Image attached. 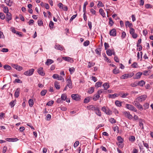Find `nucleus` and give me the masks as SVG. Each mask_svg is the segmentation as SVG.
<instances>
[{"mask_svg":"<svg viewBox=\"0 0 153 153\" xmlns=\"http://www.w3.org/2000/svg\"><path fill=\"white\" fill-rule=\"evenodd\" d=\"M134 74L133 73H131L128 74H125L120 77V79H125L128 78H130L133 76Z\"/></svg>","mask_w":153,"mask_h":153,"instance_id":"nucleus-1","label":"nucleus"},{"mask_svg":"<svg viewBox=\"0 0 153 153\" xmlns=\"http://www.w3.org/2000/svg\"><path fill=\"white\" fill-rule=\"evenodd\" d=\"M53 78L59 80H61L62 82L64 81V79L63 76H60L57 74H54L52 76Z\"/></svg>","mask_w":153,"mask_h":153,"instance_id":"nucleus-2","label":"nucleus"},{"mask_svg":"<svg viewBox=\"0 0 153 153\" xmlns=\"http://www.w3.org/2000/svg\"><path fill=\"white\" fill-rule=\"evenodd\" d=\"M147 96L146 95H143L140 96L137 98L135 100L139 102H142L144 101L146 98Z\"/></svg>","mask_w":153,"mask_h":153,"instance_id":"nucleus-3","label":"nucleus"},{"mask_svg":"<svg viewBox=\"0 0 153 153\" xmlns=\"http://www.w3.org/2000/svg\"><path fill=\"white\" fill-rule=\"evenodd\" d=\"M125 107L126 108L130 110H131L134 112H136L137 111L135 108L130 104H126L125 105Z\"/></svg>","mask_w":153,"mask_h":153,"instance_id":"nucleus-4","label":"nucleus"},{"mask_svg":"<svg viewBox=\"0 0 153 153\" xmlns=\"http://www.w3.org/2000/svg\"><path fill=\"white\" fill-rule=\"evenodd\" d=\"M139 101H137L135 100L133 102V104L137 107L140 110H143V107L142 105H140V103L138 102Z\"/></svg>","mask_w":153,"mask_h":153,"instance_id":"nucleus-5","label":"nucleus"},{"mask_svg":"<svg viewBox=\"0 0 153 153\" xmlns=\"http://www.w3.org/2000/svg\"><path fill=\"white\" fill-rule=\"evenodd\" d=\"M102 110L107 114H111L112 112L110 111L108 107H106L105 106L103 107L102 109Z\"/></svg>","mask_w":153,"mask_h":153,"instance_id":"nucleus-6","label":"nucleus"},{"mask_svg":"<svg viewBox=\"0 0 153 153\" xmlns=\"http://www.w3.org/2000/svg\"><path fill=\"white\" fill-rule=\"evenodd\" d=\"M34 71L33 69H31L25 71L24 73V74L27 76H30L32 75Z\"/></svg>","mask_w":153,"mask_h":153,"instance_id":"nucleus-7","label":"nucleus"},{"mask_svg":"<svg viewBox=\"0 0 153 153\" xmlns=\"http://www.w3.org/2000/svg\"><path fill=\"white\" fill-rule=\"evenodd\" d=\"M11 66L14 68L16 69L17 70L20 71H22L23 68L22 67L20 66L14 64H11Z\"/></svg>","mask_w":153,"mask_h":153,"instance_id":"nucleus-8","label":"nucleus"},{"mask_svg":"<svg viewBox=\"0 0 153 153\" xmlns=\"http://www.w3.org/2000/svg\"><path fill=\"white\" fill-rule=\"evenodd\" d=\"M37 72L38 74L41 76H44L45 75L43 68L42 67H40L38 69Z\"/></svg>","mask_w":153,"mask_h":153,"instance_id":"nucleus-9","label":"nucleus"},{"mask_svg":"<svg viewBox=\"0 0 153 153\" xmlns=\"http://www.w3.org/2000/svg\"><path fill=\"white\" fill-rule=\"evenodd\" d=\"M109 34L110 36H116V29H113L110 30L109 32Z\"/></svg>","mask_w":153,"mask_h":153,"instance_id":"nucleus-10","label":"nucleus"},{"mask_svg":"<svg viewBox=\"0 0 153 153\" xmlns=\"http://www.w3.org/2000/svg\"><path fill=\"white\" fill-rule=\"evenodd\" d=\"M66 85L70 88H72V83L70 77L67 80V84Z\"/></svg>","mask_w":153,"mask_h":153,"instance_id":"nucleus-11","label":"nucleus"},{"mask_svg":"<svg viewBox=\"0 0 153 153\" xmlns=\"http://www.w3.org/2000/svg\"><path fill=\"white\" fill-rule=\"evenodd\" d=\"M12 19V15L10 13H7L6 14V20L7 22H9V21L11 20Z\"/></svg>","mask_w":153,"mask_h":153,"instance_id":"nucleus-12","label":"nucleus"},{"mask_svg":"<svg viewBox=\"0 0 153 153\" xmlns=\"http://www.w3.org/2000/svg\"><path fill=\"white\" fill-rule=\"evenodd\" d=\"M142 73L141 72H139L136 73L133 77L134 79H139L142 75Z\"/></svg>","mask_w":153,"mask_h":153,"instance_id":"nucleus-13","label":"nucleus"},{"mask_svg":"<svg viewBox=\"0 0 153 153\" xmlns=\"http://www.w3.org/2000/svg\"><path fill=\"white\" fill-rule=\"evenodd\" d=\"M62 59L64 60L65 61H67L68 62H74V60H73L72 59L69 57H62Z\"/></svg>","mask_w":153,"mask_h":153,"instance_id":"nucleus-14","label":"nucleus"},{"mask_svg":"<svg viewBox=\"0 0 153 153\" xmlns=\"http://www.w3.org/2000/svg\"><path fill=\"white\" fill-rule=\"evenodd\" d=\"M54 48L55 49L60 51H62L64 49V48L63 46L59 45H55Z\"/></svg>","mask_w":153,"mask_h":153,"instance_id":"nucleus-15","label":"nucleus"},{"mask_svg":"<svg viewBox=\"0 0 153 153\" xmlns=\"http://www.w3.org/2000/svg\"><path fill=\"white\" fill-rule=\"evenodd\" d=\"M87 108L89 110H94L95 111L98 108L94 106L93 105H90L87 106Z\"/></svg>","mask_w":153,"mask_h":153,"instance_id":"nucleus-16","label":"nucleus"},{"mask_svg":"<svg viewBox=\"0 0 153 153\" xmlns=\"http://www.w3.org/2000/svg\"><path fill=\"white\" fill-rule=\"evenodd\" d=\"M72 99L77 101L79 100V98L78 97V95L77 94H73L71 96Z\"/></svg>","mask_w":153,"mask_h":153,"instance_id":"nucleus-17","label":"nucleus"},{"mask_svg":"<svg viewBox=\"0 0 153 153\" xmlns=\"http://www.w3.org/2000/svg\"><path fill=\"white\" fill-rule=\"evenodd\" d=\"M20 90V88H18L16 89L14 94V96L15 97L17 98L19 97V94Z\"/></svg>","mask_w":153,"mask_h":153,"instance_id":"nucleus-18","label":"nucleus"},{"mask_svg":"<svg viewBox=\"0 0 153 153\" xmlns=\"http://www.w3.org/2000/svg\"><path fill=\"white\" fill-rule=\"evenodd\" d=\"M6 140L9 142L16 141L18 140V139L16 138H6Z\"/></svg>","mask_w":153,"mask_h":153,"instance_id":"nucleus-19","label":"nucleus"},{"mask_svg":"<svg viewBox=\"0 0 153 153\" xmlns=\"http://www.w3.org/2000/svg\"><path fill=\"white\" fill-rule=\"evenodd\" d=\"M53 61L51 59H48L45 62V64L47 65H49L53 62Z\"/></svg>","mask_w":153,"mask_h":153,"instance_id":"nucleus-20","label":"nucleus"},{"mask_svg":"<svg viewBox=\"0 0 153 153\" xmlns=\"http://www.w3.org/2000/svg\"><path fill=\"white\" fill-rule=\"evenodd\" d=\"M117 139L118 141V142L117 143H123L124 140L120 136H118L117 137Z\"/></svg>","mask_w":153,"mask_h":153,"instance_id":"nucleus-21","label":"nucleus"},{"mask_svg":"<svg viewBox=\"0 0 153 153\" xmlns=\"http://www.w3.org/2000/svg\"><path fill=\"white\" fill-rule=\"evenodd\" d=\"M103 87L105 90H107L110 87L109 85L107 83H104L102 85Z\"/></svg>","mask_w":153,"mask_h":153,"instance_id":"nucleus-22","label":"nucleus"},{"mask_svg":"<svg viewBox=\"0 0 153 153\" xmlns=\"http://www.w3.org/2000/svg\"><path fill=\"white\" fill-rule=\"evenodd\" d=\"M100 97V96L97 93L94 94L93 96V100L94 101H97Z\"/></svg>","mask_w":153,"mask_h":153,"instance_id":"nucleus-23","label":"nucleus"},{"mask_svg":"<svg viewBox=\"0 0 153 153\" xmlns=\"http://www.w3.org/2000/svg\"><path fill=\"white\" fill-rule=\"evenodd\" d=\"M125 115L126 116L130 119H132V116L131 115L129 112H125Z\"/></svg>","mask_w":153,"mask_h":153,"instance_id":"nucleus-24","label":"nucleus"},{"mask_svg":"<svg viewBox=\"0 0 153 153\" xmlns=\"http://www.w3.org/2000/svg\"><path fill=\"white\" fill-rule=\"evenodd\" d=\"M145 82L143 80H141L137 83L138 85L143 87L145 84Z\"/></svg>","mask_w":153,"mask_h":153,"instance_id":"nucleus-25","label":"nucleus"},{"mask_svg":"<svg viewBox=\"0 0 153 153\" xmlns=\"http://www.w3.org/2000/svg\"><path fill=\"white\" fill-rule=\"evenodd\" d=\"M94 87H92L88 89V93L90 94L92 93L94 91Z\"/></svg>","mask_w":153,"mask_h":153,"instance_id":"nucleus-26","label":"nucleus"},{"mask_svg":"<svg viewBox=\"0 0 153 153\" xmlns=\"http://www.w3.org/2000/svg\"><path fill=\"white\" fill-rule=\"evenodd\" d=\"M99 12L101 16L103 17H105V14L104 10L102 8H101L99 10Z\"/></svg>","mask_w":153,"mask_h":153,"instance_id":"nucleus-27","label":"nucleus"},{"mask_svg":"<svg viewBox=\"0 0 153 153\" xmlns=\"http://www.w3.org/2000/svg\"><path fill=\"white\" fill-rule=\"evenodd\" d=\"M102 82H98L95 84V86L97 88H98L101 87L102 85Z\"/></svg>","mask_w":153,"mask_h":153,"instance_id":"nucleus-28","label":"nucleus"},{"mask_svg":"<svg viewBox=\"0 0 153 153\" xmlns=\"http://www.w3.org/2000/svg\"><path fill=\"white\" fill-rule=\"evenodd\" d=\"M67 96L65 94H62L61 96V99L62 100L65 101L67 99Z\"/></svg>","mask_w":153,"mask_h":153,"instance_id":"nucleus-29","label":"nucleus"},{"mask_svg":"<svg viewBox=\"0 0 153 153\" xmlns=\"http://www.w3.org/2000/svg\"><path fill=\"white\" fill-rule=\"evenodd\" d=\"M29 105L30 107H32L34 104L33 100L32 99H30L28 101Z\"/></svg>","mask_w":153,"mask_h":153,"instance_id":"nucleus-30","label":"nucleus"},{"mask_svg":"<svg viewBox=\"0 0 153 153\" xmlns=\"http://www.w3.org/2000/svg\"><path fill=\"white\" fill-rule=\"evenodd\" d=\"M55 86L57 89H59L60 88V86L59 83L57 82H55L54 83Z\"/></svg>","mask_w":153,"mask_h":153,"instance_id":"nucleus-31","label":"nucleus"},{"mask_svg":"<svg viewBox=\"0 0 153 153\" xmlns=\"http://www.w3.org/2000/svg\"><path fill=\"white\" fill-rule=\"evenodd\" d=\"M10 0H9V1L5 0L4 1L8 6L10 7L12 5V4L13 2H10Z\"/></svg>","mask_w":153,"mask_h":153,"instance_id":"nucleus-32","label":"nucleus"},{"mask_svg":"<svg viewBox=\"0 0 153 153\" xmlns=\"http://www.w3.org/2000/svg\"><path fill=\"white\" fill-rule=\"evenodd\" d=\"M95 111L96 114L98 116L100 117L101 116V112L100 111L99 108H98Z\"/></svg>","mask_w":153,"mask_h":153,"instance_id":"nucleus-33","label":"nucleus"},{"mask_svg":"<svg viewBox=\"0 0 153 153\" xmlns=\"http://www.w3.org/2000/svg\"><path fill=\"white\" fill-rule=\"evenodd\" d=\"M71 74H72L75 71V69L74 67L70 68L69 69Z\"/></svg>","mask_w":153,"mask_h":153,"instance_id":"nucleus-34","label":"nucleus"},{"mask_svg":"<svg viewBox=\"0 0 153 153\" xmlns=\"http://www.w3.org/2000/svg\"><path fill=\"white\" fill-rule=\"evenodd\" d=\"M4 68L6 70H10L11 69V67L8 65H5L4 66Z\"/></svg>","mask_w":153,"mask_h":153,"instance_id":"nucleus-35","label":"nucleus"},{"mask_svg":"<svg viewBox=\"0 0 153 153\" xmlns=\"http://www.w3.org/2000/svg\"><path fill=\"white\" fill-rule=\"evenodd\" d=\"M113 72L114 74H117L119 73V70L118 69H117L116 68H115L113 70Z\"/></svg>","mask_w":153,"mask_h":153,"instance_id":"nucleus-36","label":"nucleus"},{"mask_svg":"<svg viewBox=\"0 0 153 153\" xmlns=\"http://www.w3.org/2000/svg\"><path fill=\"white\" fill-rule=\"evenodd\" d=\"M16 100H15L13 101H12L10 102V104L11 108L13 107L14 106L15 103H16Z\"/></svg>","mask_w":153,"mask_h":153,"instance_id":"nucleus-37","label":"nucleus"},{"mask_svg":"<svg viewBox=\"0 0 153 153\" xmlns=\"http://www.w3.org/2000/svg\"><path fill=\"white\" fill-rule=\"evenodd\" d=\"M88 63L89 64L88 65V67L89 68H91L93 66L95 65V63L93 62H89Z\"/></svg>","mask_w":153,"mask_h":153,"instance_id":"nucleus-38","label":"nucleus"},{"mask_svg":"<svg viewBox=\"0 0 153 153\" xmlns=\"http://www.w3.org/2000/svg\"><path fill=\"white\" fill-rule=\"evenodd\" d=\"M112 51L109 49L106 51V53L109 56H111L112 55Z\"/></svg>","mask_w":153,"mask_h":153,"instance_id":"nucleus-39","label":"nucleus"},{"mask_svg":"<svg viewBox=\"0 0 153 153\" xmlns=\"http://www.w3.org/2000/svg\"><path fill=\"white\" fill-rule=\"evenodd\" d=\"M5 18V16L4 14L2 13H0V18L2 19H4Z\"/></svg>","mask_w":153,"mask_h":153,"instance_id":"nucleus-40","label":"nucleus"},{"mask_svg":"<svg viewBox=\"0 0 153 153\" xmlns=\"http://www.w3.org/2000/svg\"><path fill=\"white\" fill-rule=\"evenodd\" d=\"M47 92L46 90H42L41 92V94L42 96H44L45 95Z\"/></svg>","mask_w":153,"mask_h":153,"instance_id":"nucleus-41","label":"nucleus"},{"mask_svg":"<svg viewBox=\"0 0 153 153\" xmlns=\"http://www.w3.org/2000/svg\"><path fill=\"white\" fill-rule=\"evenodd\" d=\"M115 103L116 105L118 107H120L121 105V102L119 101H116L115 102Z\"/></svg>","mask_w":153,"mask_h":153,"instance_id":"nucleus-42","label":"nucleus"},{"mask_svg":"<svg viewBox=\"0 0 153 153\" xmlns=\"http://www.w3.org/2000/svg\"><path fill=\"white\" fill-rule=\"evenodd\" d=\"M88 2L86 1L84 3L83 5V11L84 12H85L86 11V6L88 4Z\"/></svg>","mask_w":153,"mask_h":153,"instance_id":"nucleus-43","label":"nucleus"},{"mask_svg":"<svg viewBox=\"0 0 153 153\" xmlns=\"http://www.w3.org/2000/svg\"><path fill=\"white\" fill-rule=\"evenodd\" d=\"M97 6L98 7H103L104 6V4H102V2L101 1H99L98 3L97 4Z\"/></svg>","mask_w":153,"mask_h":153,"instance_id":"nucleus-44","label":"nucleus"},{"mask_svg":"<svg viewBox=\"0 0 153 153\" xmlns=\"http://www.w3.org/2000/svg\"><path fill=\"white\" fill-rule=\"evenodd\" d=\"M3 11L5 13H6V14H7V13H9L8 12V7H4Z\"/></svg>","mask_w":153,"mask_h":153,"instance_id":"nucleus-45","label":"nucleus"},{"mask_svg":"<svg viewBox=\"0 0 153 153\" xmlns=\"http://www.w3.org/2000/svg\"><path fill=\"white\" fill-rule=\"evenodd\" d=\"M109 122L111 123H116L115 120L113 118H110L109 120Z\"/></svg>","mask_w":153,"mask_h":153,"instance_id":"nucleus-46","label":"nucleus"},{"mask_svg":"<svg viewBox=\"0 0 153 153\" xmlns=\"http://www.w3.org/2000/svg\"><path fill=\"white\" fill-rule=\"evenodd\" d=\"M90 101V98L89 97H88L85 98L84 100V103H87L88 102Z\"/></svg>","mask_w":153,"mask_h":153,"instance_id":"nucleus-47","label":"nucleus"},{"mask_svg":"<svg viewBox=\"0 0 153 153\" xmlns=\"http://www.w3.org/2000/svg\"><path fill=\"white\" fill-rule=\"evenodd\" d=\"M135 140V137L133 136H131L129 138V140L131 142H134Z\"/></svg>","mask_w":153,"mask_h":153,"instance_id":"nucleus-48","label":"nucleus"},{"mask_svg":"<svg viewBox=\"0 0 153 153\" xmlns=\"http://www.w3.org/2000/svg\"><path fill=\"white\" fill-rule=\"evenodd\" d=\"M89 41L88 40H86L84 42L83 45L85 46H87L89 44Z\"/></svg>","mask_w":153,"mask_h":153,"instance_id":"nucleus-49","label":"nucleus"},{"mask_svg":"<svg viewBox=\"0 0 153 153\" xmlns=\"http://www.w3.org/2000/svg\"><path fill=\"white\" fill-rule=\"evenodd\" d=\"M113 130L114 131L118 132H119L118 127L116 126H114L113 128Z\"/></svg>","mask_w":153,"mask_h":153,"instance_id":"nucleus-50","label":"nucleus"},{"mask_svg":"<svg viewBox=\"0 0 153 153\" xmlns=\"http://www.w3.org/2000/svg\"><path fill=\"white\" fill-rule=\"evenodd\" d=\"M109 24L111 25V26H112L114 24V22L112 20V19L111 17H110L109 18Z\"/></svg>","mask_w":153,"mask_h":153,"instance_id":"nucleus-51","label":"nucleus"},{"mask_svg":"<svg viewBox=\"0 0 153 153\" xmlns=\"http://www.w3.org/2000/svg\"><path fill=\"white\" fill-rule=\"evenodd\" d=\"M135 30L133 28H132V29H130V30H129V32H130V34L131 35H132V34H134V33H135Z\"/></svg>","mask_w":153,"mask_h":153,"instance_id":"nucleus-52","label":"nucleus"},{"mask_svg":"<svg viewBox=\"0 0 153 153\" xmlns=\"http://www.w3.org/2000/svg\"><path fill=\"white\" fill-rule=\"evenodd\" d=\"M117 144L118 146L119 147L122 148L123 146V143H117Z\"/></svg>","mask_w":153,"mask_h":153,"instance_id":"nucleus-53","label":"nucleus"},{"mask_svg":"<svg viewBox=\"0 0 153 153\" xmlns=\"http://www.w3.org/2000/svg\"><path fill=\"white\" fill-rule=\"evenodd\" d=\"M145 7L147 9L151 8L152 7V6L149 4H145Z\"/></svg>","mask_w":153,"mask_h":153,"instance_id":"nucleus-54","label":"nucleus"},{"mask_svg":"<svg viewBox=\"0 0 153 153\" xmlns=\"http://www.w3.org/2000/svg\"><path fill=\"white\" fill-rule=\"evenodd\" d=\"M79 141H76L75 142V143H74V147L75 148H76L79 145Z\"/></svg>","mask_w":153,"mask_h":153,"instance_id":"nucleus-55","label":"nucleus"},{"mask_svg":"<svg viewBox=\"0 0 153 153\" xmlns=\"http://www.w3.org/2000/svg\"><path fill=\"white\" fill-rule=\"evenodd\" d=\"M54 102L53 101H51L48 102L47 104V105L48 106H51L53 103Z\"/></svg>","mask_w":153,"mask_h":153,"instance_id":"nucleus-56","label":"nucleus"},{"mask_svg":"<svg viewBox=\"0 0 153 153\" xmlns=\"http://www.w3.org/2000/svg\"><path fill=\"white\" fill-rule=\"evenodd\" d=\"M139 126L141 128H143V124L142 123V120H139Z\"/></svg>","mask_w":153,"mask_h":153,"instance_id":"nucleus-57","label":"nucleus"},{"mask_svg":"<svg viewBox=\"0 0 153 153\" xmlns=\"http://www.w3.org/2000/svg\"><path fill=\"white\" fill-rule=\"evenodd\" d=\"M103 92V90L102 89H100L98 90L97 91V94L99 95L100 96V95Z\"/></svg>","mask_w":153,"mask_h":153,"instance_id":"nucleus-58","label":"nucleus"},{"mask_svg":"<svg viewBox=\"0 0 153 153\" xmlns=\"http://www.w3.org/2000/svg\"><path fill=\"white\" fill-rule=\"evenodd\" d=\"M143 144L144 145V146L147 149H148L149 148V146L148 144L147 143H145L144 141H143Z\"/></svg>","mask_w":153,"mask_h":153,"instance_id":"nucleus-59","label":"nucleus"},{"mask_svg":"<svg viewBox=\"0 0 153 153\" xmlns=\"http://www.w3.org/2000/svg\"><path fill=\"white\" fill-rule=\"evenodd\" d=\"M1 51L3 52H7L8 51V49L7 48H2Z\"/></svg>","mask_w":153,"mask_h":153,"instance_id":"nucleus-60","label":"nucleus"},{"mask_svg":"<svg viewBox=\"0 0 153 153\" xmlns=\"http://www.w3.org/2000/svg\"><path fill=\"white\" fill-rule=\"evenodd\" d=\"M49 26L50 28H52L53 26V22L51 21L49 24Z\"/></svg>","mask_w":153,"mask_h":153,"instance_id":"nucleus-61","label":"nucleus"},{"mask_svg":"<svg viewBox=\"0 0 153 153\" xmlns=\"http://www.w3.org/2000/svg\"><path fill=\"white\" fill-rule=\"evenodd\" d=\"M117 94H109V97L111 98H114L117 96Z\"/></svg>","mask_w":153,"mask_h":153,"instance_id":"nucleus-62","label":"nucleus"},{"mask_svg":"<svg viewBox=\"0 0 153 153\" xmlns=\"http://www.w3.org/2000/svg\"><path fill=\"white\" fill-rule=\"evenodd\" d=\"M126 33L125 32H123L122 33V36H121V37L122 39H124L126 36Z\"/></svg>","mask_w":153,"mask_h":153,"instance_id":"nucleus-63","label":"nucleus"},{"mask_svg":"<svg viewBox=\"0 0 153 153\" xmlns=\"http://www.w3.org/2000/svg\"><path fill=\"white\" fill-rule=\"evenodd\" d=\"M104 46L105 47V49L106 50L109 47V44L108 43L105 42L104 43Z\"/></svg>","mask_w":153,"mask_h":153,"instance_id":"nucleus-64","label":"nucleus"}]
</instances>
